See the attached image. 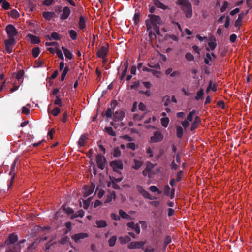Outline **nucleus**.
Wrapping results in <instances>:
<instances>
[{"mask_svg": "<svg viewBox=\"0 0 252 252\" xmlns=\"http://www.w3.org/2000/svg\"><path fill=\"white\" fill-rule=\"evenodd\" d=\"M149 190L152 192H157L158 194H161L162 191L155 186H151L149 187Z\"/></svg>", "mask_w": 252, "mask_h": 252, "instance_id": "33", "label": "nucleus"}, {"mask_svg": "<svg viewBox=\"0 0 252 252\" xmlns=\"http://www.w3.org/2000/svg\"><path fill=\"white\" fill-rule=\"evenodd\" d=\"M2 7L5 10H8L10 8V4L7 1L5 0L2 3Z\"/></svg>", "mask_w": 252, "mask_h": 252, "instance_id": "55", "label": "nucleus"}, {"mask_svg": "<svg viewBox=\"0 0 252 252\" xmlns=\"http://www.w3.org/2000/svg\"><path fill=\"white\" fill-rule=\"evenodd\" d=\"M133 230L136 232V233L139 234L140 232V228L139 225L138 224H135L134 226Z\"/></svg>", "mask_w": 252, "mask_h": 252, "instance_id": "60", "label": "nucleus"}, {"mask_svg": "<svg viewBox=\"0 0 252 252\" xmlns=\"http://www.w3.org/2000/svg\"><path fill=\"white\" fill-rule=\"evenodd\" d=\"M154 167V164L151 163L150 162H147L145 169H147V171H150L151 170L153 169Z\"/></svg>", "mask_w": 252, "mask_h": 252, "instance_id": "47", "label": "nucleus"}, {"mask_svg": "<svg viewBox=\"0 0 252 252\" xmlns=\"http://www.w3.org/2000/svg\"><path fill=\"white\" fill-rule=\"evenodd\" d=\"M211 90L213 91V92L217 91V85L212 81H209L208 86L206 89V93H208Z\"/></svg>", "mask_w": 252, "mask_h": 252, "instance_id": "24", "label": "nucleus"}, {"mask_svg": "<svg viewBox=\"0 0 252 252\" xmlns=\"http://www.w3.org/2000/svg\"><path fill=\"white\" fill-rule=\"evenodd\" d=\"M5 31L8 38H14V36H16L18 33L16 29L11 24H9L6 27Z\"/></svg>", "mask_w": 252, "mask_h": 252, "instance_id": "4", "label": "nucleus"}, {"mask_svg": "<svg viewBox=\"0 0 252 252\" xmlns=\"http://www.w3.org/2000/svg\"><path fill=\"white\" fill-rule=\"evenodd\" d=\"M242 19H241L239 17H238V19L236 20V21L235 22V26L238 27H240L241 25V24H242Z\"/></svg>", "mask_w": 252, "mask_h": 252, "instance_id": "57", "label": "nucleus"}, {"mask_svg": "<svg viewBox=\"0 0 252 252\" xmlns=\"http://www.w3.org/2000/svg\"><path fill=\"white\" fill-rule=\"evenodd\" d=\"M70 9L68 7H64L62 11V13L60 16V19L62 20L66 19L70 14Z\"/></svg>", "mask_w": 252, "mask_h": 252, "instance_id": "15", "label": "nucleus"}, {"mask_svg": "<svg viewBox=\"0 0 252 252\" xmlns=\"http://www.w3.org/2000/svg\"><path fill=\"white\" fill-rule=\"evenodd\" d=\"M176 132H177V136L178 138H181L183 134V130L181 126H177Z\"/></svg>", "mask_w": 252, "mask_h": 252, "instance_id": "35", "label": "nucleus"}, {"mask_svg": "<svg viewBox=\"0 0 252 252\" xmlns=\"http://www.w3.org/2000/svg\"><path fill=\"white\" fill-rule=\"evenodd\" d=\"M96 224L98 228L105 227L107 226V223L104 220H99L96 221Z\"/></svg>", "mask_w": 252, "mask_h": 252, "instance_id": "31", "label": "nucleus"}, {"mask_svg": "<svg viewBox=\"0 0 252 252\" xmlns=\"http://www.w3.org/2000/svg\"><path fill=\"white\" fill-rule=\"evenodd\" d=\"M139 109L141 111H144L146 109L145 105L142 102H140L138 105Z\"/></svg>", "mask_w": 252, "mask_h": 252, "instance_id": "64", "label": "nucleus"}, {"mask_svg": "<svg viewBox=\"0 0 252 252\" xmlns=\"http://www.w3.org/2000/svg\"><path fill=\"white\" fill-rule=\"evenodd\" d=\"M121 154V152L118 147L116 148L114 150L113 156L114 157H119Z\"/></svg>", "mask_w": 252, "mask_h": 252, "instance_id": "50", "label": "nucleus"}, {"mask_svg": "<svg viewBox=\"0 0 252 252\" xmlns=\"http://www.w3.org/2000/svg\"><path fill=\"white\" fill-rule=\"evenodd\" d=\"M54 103L56 105H58L59 106H62V103L61 98L59 97V96H56V99L54 101Z\"/></svg>", "mask_w": 252, "mask_h": 252, "instance_id": "54", "label": "nucleus"}, {"mask_svg": "<svg viewBox=\"0 0 252 252\" xmlns=\"http://www.w3.org/2000/svg\"><path fill=\"white\" fill-rule=\"evenodd\" d=\"M119 239L121 244L126 243L131 240L130 237L128 236H125L124 237H120Z\"/></svg>", "mask_w": 252, "mask_h": 252, "instance_id": "32", "label": "nucleus"}, {"mask_svg": "<svg viewBox=\"0 0 252 252\" xmlns=\"http://www.w3.org/2000/svg\"><path fill=\"white\" fill-rule=\"evenodd\" d=\"M16 43L14 38H8L5 40L4 44L5 48L8 53H11L12 51L13 46Z\"/></svg>", "mask_w": 252, "mask_h": 252, "instance_id": "5", "label": "nucleus"}, {"mask_svg": "<svg viewBox=\"0 0 252 252\" xmlns=\"http://www.w3.org/2000/svg\"><path fill=\"white\" fill-rule=\"evenodd\" d=\"M208 47L206 48V50L208 51L214 50L216 46L217 43L216 40L215 38H211L209 39V42L208 43Z\"/></svg>", "mask_w": 252, "mask_h": 252, "instance_id": "16", "label": "nucleus"}, {"mask_svg": "<svg viewBox=\"0 0 252 252\" xmlns=\"http://www.w3.org/2000/svg\"><path fill=\"white\" fill-rule=\"evenodd\" d=\"M39 53H40L39 48L36 47V48H34L32 49V56L34 58L37 57L38 56Z\"/></svg>", "mask_w": 252, "mask_h": 252, "instance_id": "40", "label": "nucleus"}, {"mask_svg": "<svg viewBox=\"0 0 252 252\" xmlns=\"http://www.w3.org/2000/svg\"><path fill=\"white\" fill-rule=\"evenodd\" d=\"M145 244V242H132L128 245L129 249H137L142 247Z\"/></svg>", "mask_w": 252, "mask_h": 252, "instance_id": "17", "label": "nucleus"}, {"mask_svg": "<svg viewBox=\"0 0 252 252\" xmlns=\"http://www.w3.org/2000/svg\"><path fill=\"white\" fill-rule=\"evenodd\" d=\"M27 37L31 41V42L32 44H38L40 42V40L39 38L36 36H35L34 35L29 34L27 35Z\"/></svg>", "mask_w": 252, "mask_h": 252, "instance_id": "22", "label": "nucleus"}, {"mask_svg": "<svg viewBox=\"0 0 252 252\" xmlns=\"http://www.w3.org/2000/svg\"><path fill=\"white\" fill-rule=\"evenodd\" d=\"M110 166L117 173L119 172L120 170H122L123 168V164L120 161H113L110 163Z\"/></svg>", "mask_w": 252, "mask_h": 252, "instance_id": "8", "label": "nucleus"}, {"mask_svg": "<svg viewBox=\"0 0 252 252\" xmlns=\"http://www.w3.org/2000/svg\"><path fill=\"white\" fill-rule=\"evenodd\" d=\"M148 17V19L146 20L145 23L149 35L152 34L153 32H155L157 33H158L159 25L162 23L160 17L151 14L149 15Z\"/></svg>", "mask_w": 252, "mask_h": 252, "instance_id": "1", "label": "nucleus"}, {"mask_svg": "<svg viewBox=\"0 0 252 252\" xmlns=\"http://www.w3.org/2000/svg\"><path fill=\"white\" fill-rule=\"evenodd\" d=\"M108 44H106L105 46H102L98 50L97 52V56L99 58H105L108 53Z\"/></svg>", "mask_w": 252, "mask_h": 252, "instance_id": "6", "label": "nucleus"}, {"mask_svg": "<svg viewBox=\"0 0 252 252\" xmlns=\"http://www.w3.org/2000/svg\"><path fill=\"white\" fill-rule=\"evenodd\" d=\"M119 215L122 218H124V219H128L130 218L129 215H128L127 213H126L125 212H124L122 210H119Z\"/></svg>", "mask_w": 252, "mask_h": 252, "instance_id": "38", "label": "nucleus"}, {"mask_svg": "<svg viewBox=\"0 0 252 252\" xmlns=\"http://www.w3.org/2000/svg\"><path fill=\"white\" fill-rule=\"evenodd\" d=\"M78 25L80 29L85 28L86 26V20L83 16H81L80 17Z\"/></svg>", "mask_w": 252, "mask_h": 252, "instance_id": "27", "label": "nucleus"}, {"mask_svg": "<svg viewBox=\"0 0 252 252\" xmlns=\"http://www.w3.org/2000/svg\"><path fill=\"white\" fill-rule=\"evenodd\" d=\"M169 122V119L168 117H163L161 119V123L164 127H167Z\"/></svg>", "mask_w": 252, "mask_h": 252, "instance_id": "34", "label": "nucleus"}, {"mask_svg": "<svg viewBox=\"0 0 252 252\" xmlns=\"http://www.w3.org/2000/svg\"><path fill=\"white\" fill-rule=\"evenodd\" d=\"M133 20L135 25H137L138 23L140 20V15L138 13H135L134 14Z\"/></svg>", "mask_w": 252, "mask_h": 252, "instance_id": "46", "label": "nucleus"}, {"mask_svg": "<svg viewBox=\"0 0 252 252\" xmlns=\"http://www.w3.org/2000/svg\"><path fill=\"white\" fill-rule=\"evenodd\" d=\"M143 117V114H135L133 115V119L134 121H138L141 120Z\"/></svg>", "mask_w": 252, "mask_h": 252, "instance_id": "45", "label": "nucleus"}, {"mask_svg": "<svg viewBox=\"0 0 252 252\" xmlns=\"http://www.w3.org/2000/svg\"><path fill=\"white\" fill-rule=\"evenodd\" d=\"M96 163L100 169H103L106 163L105 157L101 155L98 154L96 157Z\"/></svg>", "mask_w": 252, "mask_h": 252, "instance_id": "7", "label": "nucleus"}, {"mask_svg": "<svg viewBox=\"0 0 252 252\" xmlns=\"http://www.w3.org/2000/svg\"><path fill=\"white\" fill-rule=\"evenodd\" d=\"M22 113L26 115H28L30 113V110L26 107H23L22 109Z\"/></svg>", "mask_w": 252, "mask_h": 252, "instance_id": "62", "label": "nucleus"}, {"mask_svg": "<svg viewBox=\"0 0 252 252\" xmlns=\"http://www.w3.org/2000/svg\"><path fill=\"white\" fill-rule=\"evenodd\" d=\"M154 4L157 7L160 8L162 9L165 10L167 8V6L166 5L160 2L158 0H155Z\"/></svg>", "mask_w": 252, "mask_h": 252, "instance_id": "28", "label": "nucleus"}, {"mask_svg": "<svg viewBox=\"0 0 252 252\" xmlns=\"http://www.w3.org/2000/svg\"><path fill=\"white\" fill-rule=\"evenodd\" d=\"M125 116V113L123 110H118L115 112L113 114V119L115 121H119L122 120Z\"/></svg>", "mask_w": 252, "mask_h": 252, "instance_id": "11", "label": "nucleus"}, {"mask_svg": "<svg viewBox=\"0 0 252 252\" xmlns=\"http://www.w3.org/2000/svg\"><path fill=\"white\" fill-rule=\"evenodd\" d=\"M55 0H45L43 2V4L45 6H50L52 5L53 3H54Z\"/></svg>", "mask_w": 252, "mask_h": 252, "instance_id": "52", "label": "nucleus"}, {"mask_svg": "<svg viewBox=\"0 0 252 252\" xmlns=\"http://www.w3.org/2000/svg\"><path fill=\"white\" fill-rule=\"evenodd\" d=\"M170 188L168 185H166L164 186L163 189L164 194L167 196H169L171 199H173L174 197L175 189H172L171 191H170Z\"/></svg>", "mask_w": 252, "mask_h": 252, "instance_id": "10", "label": "nucleus"}, {"mask_svg": "<svg viewBox=\"0 0 252 252\" xmlns=\"http://www.w3.org/2000/svg\"><path fill=\"white\" fill-rule=\"evenodd\" d=\"M182 125L184 128H186L189 126V122L187 120H185L182 122Z\"/></svg>", "mask_w": 252, "mask_h": 252, "instance_id": "59", "label": "nucleus"}, {"mask_svg": "<svg viewBox=\"0 0 252 252\" xmlns=\"http://www.w3.org/2000/svg\"><path fill=\"white\" fill-rule=\"evenodd\" d=\"M91 199H92L91 198H89L87 200H85L83 201V205L82 206L84 209H87L89 207L90 202H91Z\"/></svg>", "mask_w": 252, "mask_h": 252, "instance_id": "37", "label": "nucleus"}, {"mask_svg": "<svg viewBox=\"0 0 252 252\" xmlns=\"http://www.w3.org/2000/svg\"><path fill=\"white\" fill-rule=\"evenodd\" d=\"M52 39H54L56 40H59L61 39V36L57 32H53L51 35V37H49L50 40H51Z\"/></svg>", "mask_w": 252, "mask_h": 252, "instance_id": "39", "label": "nucleus"}, {"mask_svg": "<svg viewBox=\"0 0 252 252\" xmlns=\"http://www.w3.org/2000/svg\"><path fill=\"white\" fill-rule=\"evenodd\" d=\"M163 139V135L159 131L154 132V135L150 138V141L153 143L161 141Z\"/></svg>", "mask_w": 252, "mask_h": 252, "instance_id": "9", "label": "nucleus"}, {"mask_svg": "<svg viewBox=\"0 0 252 252\" xmlns=\"http://www.w3.org/2000/svg\"><path fill=\"white\" fill-rule=\"evenodd\" d=\"M203 95H204L203 90V89H200V90H199L197 93V94H196V95L195 98L196 100H198L200 99H202Z\"/></svg>", "mask_w": 252, "mask_h": 252, "instance_id": "36", "label": "nucleus"}, {"mask_svg": "<svg viewBox=\"0 0 252 252\" xmlns=\"http://www.w3.org/2000/svg\"><path fill=\"white\" fill-rule=\"evenodd\" d=\"M68 71V68L67 67H66L63 70V71L61 75V79L62 81H63L65 78V76Z\"/></svg>", "mask_w": 252, "mask_h": 252, "instance_id": "43", "label": "nucleus"}, {"mask_svg": "<svg viewBox=\"0 0 252 252\" xmlns=\"http://www.w3.org/2000/svg\"><path fill=\"white\" fill-rule=\"evenodd\" d=\"M128 67V63L127 62H126L124 63L123 66H122V73L119 75V78L120 80H122L125 78L126 73L127 72Z\"/></svg>", "mask_w": 252, "mask_h": 252, "instance_id": "19", "label": "nucleus"}, {"mask_svg": "<svg viewBox=\"0 0 252 252\" xmlns=\"http://www.w3.org/2000/svg\"><path fill=\"white\" fill-rule=\"evenodd\" d=\"M112 112L111 110V109L110 108H108L106 112H105V115L107 118H110L112 116Z\"/></svg>", "mask_w": 252, "mask_h": 252, "instance_id": "58", "label": "nucleus"}, {"mask_svg": "<svg viewBox=\"0 0 252 252\" xmlns=\"http://www.w3.org/2000/svg\"><path fill=\"white\" fill-rule=\"evenodd\" d=\"M69 35H70V38L72 40H75L77 38V32L76 31H75L73 30H71L69 31Z\"/></svg>", "mask_w": 252, "mask_h": 252, "instance_id": "41", "label": "nucleus"}, {"mask_svg": "<svg viewBox=\"0 0 252 252\" xmlns=\"http://www.w3.org/2000/svg\"><path fill=\"white\" fill-rule=\"evenodd\" d=\"M133 163L132 167L135 170H138L143 165V162L141 157H137L133 159Z\"/></svg>", "mask_w": 252, "mask_h": 252, "instance_id": "12", "label": "nucleus"}, {"mask_svg": "<svg viewBox=\"0 0 252 252\" xmlns=\"http://www.w3.org/2000/svg\"><path fill=\"white\" fill-rule=\"evenodd\" d=\"M126 147L134 150L136 149V145L134 143H128L126 144Z\"/></svg>", "mask_w": 252, "mask_h": 252, "instance_id": "56", "label": "nucleus"}, {"mask_svg": "<svg viewBox=\"0 0 252 252\" xmlns=\"http://www.w3.org/2000/svg\"><path fill=\"white\" fill-rule=\"evenodd\" d=\"M176 4L182 5L187 18H191L192 15V9L191 3L186 0H177Z\"/></svg>", "mask_w": 252, "mask_h": 252, "instance_id": "2", "label": "nucleus"}, {"mask_svg": "<svg viewBox=\"0 0 252 252\" xmlns=\"http://www.w3.org/2000/svg\"><path fill=\"white\" fill-rule=\"evenodd\" d=\"M87 137L85 135H81L78 141V144L79 146L82 147L85 145Z\"/></svg>", "mask_w": 252, "mask_h": 252, "instance_id": "29", "label": "nucleus"}, {"mask_svg": "<svg viewBox=\"0 0 252 252\" xmlns=\"http://www.w3.org/2000/svg\"><path fill=\"white\" fill-rule=\"evenodd\" d=\"M136 189L138 192L145 198L152 199L150 197V194L141 186H137Z\"/></svg>", "mask_w": 252, "mask_h": 252, "instance_id": "13", "label": "nucleus"}, {"mask_svg": "<svg viewBox=\"0 0 252 252\" xmlns=\"http://www.w3.org/2000/svg\"><path fill=\"white\" fill-rule=\"evenodd\" d=\"M18 240V237L16 235L14 234H12L9 236V244L7 245L9 249H11L12 248H20V244L22 243H24L25 242V240H23L20 242L19 243H15Z\"/></svg>", "mask_w": 252, "mask_h": 252, "instance_id": "3", "label": "nucleus"}, {"mask_svg": "<svg viewBox=\"0 0 252 252\" xmlns=\"http://www.w3.org/2000/svg\"><path fill=\"white\" fill-rule=\"evenodd\" d=\"M94 187L86 186L83 189L84 196L86 197L91 195L94 191Z\"/></svg>", "mask_w": 252, "mask_h": 252, "instance_id": "21", "label": "nucleus"}, {"mask_svg": "<svg viewBox=\"0 0 252 252\" xmlns=\"http://www.w3.org/2000/svg\"><path fill=\"white\" fill-rule=\"evenodd\" d=\"M60 112V109L58 107L55 108L52 111L51 114L54 116H57Z\"/></svg>", "mask_w": 252, "mask_h": 252, "instance_id": "53", "label": "nucleus"}, {"mask_svg": "<svg viewBox=\"0 0 252 252\" xmlns=\"http://www.w3.org/2000/svg\"><path fill=\"white\" fill-rule=\"evenodd\" d=\"M11 16L13 17H17L18 16V13L16 10H12L10 11Z\"/></svg>", "mask_w": 252, "mask_h": 252, "instance_id": "61", "label": "nucleus"}, {"mask_svg": "<svg viewBox=\"0 0 252 252\" xmlns=\"http://www.w3.org/2000/svg\"><path fill=\"white\" fill-rule=\"evenodd\" d=\"M150 204L155 207H158L160 205V202L159 201H152L150 202Z\"/></svg>", "mask_w": 252, "mask_h": 252, "instance_id": "63", "label": "nucleus"}, {"mask_svg": "<svg viewBox=\"0 0 252 252\" xmlns=\"http://www.w3.org/2000/svg\"><path fill=\"white\" fill-rule=\"evenodd\" d=\"M96 192H97V197L99 198H102L104 194V191L102 189H97L96 190Z\"/></svg>", "mask_w": 252, "mask_h": 252, "instance_id": "49", "label": "nucleus"}, {"mask_svg": "<svg viewBox=\"0 0 252 252\" xmlns=\"http://www.w3.org/2000/svg\"><path fill=\"white\" fill-rule=\"evenodd\" d=\"M15 168V164H12L11 165V170L9 173V175L10 176V179L9 181V183L8 184V188H10L12 184V183L14 180V175L15 173L14 172V169Z\"/></svg>", "mask_w": 252, "mask_h": 252, "instance_id": "20", "label": "nucleus"}, {"mask_svg": "<svg viewBox=\"0 0 252 252\" xmlns=\"http://www.w3.org/2000/svg\"><path fill=\"white\" fill-rule=\"evenodd\" d=\"M116 241V237L113 236L109 240V245L112 247L115 245Z\"/></svg>", "mask_w": 252, "mask_h": 252, "instance_id": "51", "label": "nucleus"}, {"mask_svg": "<svg viewBox=\"0 0 252 252\" xmlns=\"http://www.w3.org/2000/svg\"><path fill=\"white\" fill-rule=\"evenodd\" d=\"M88 236V234L86 233H80L73 235L71 238L76 243L79 242L80 239L85 238Z\"/></svg>", "mask_w": 252, "mask_h": 252, "instance_id": "14", "label": "nucleus"}, {"mask_svg": "<svg viewBox=\"0 0 252 252\" xmlns=\"http://www.w3.org/2000/svg\"><path fill=\"white\" fill-rule=\"evenodd\" d=\"M104 131L110 136H115L116 135V132L113 130L111 127H105Z\"/></svg>", "mask_w": 252, "mask_h": 252, "instance_id": "30", "label": "nucleus"}, {"mask_svg": "<svg viewBox=\"0 0 252 252\" xmlns=\"http://www.w3.org/2000/svg\"><path fill=\"white\" fill-rule=\"evenodd\" d=\"M55 15V13L54 12H43V17L47 20H50Z\"/></svg>", "mask_w": 252, "mask_h": 252, "instance_id": "26", "label": "nucleus"}, {"mask_svg": "<svg viewBox=\"0 0 252 252\" xmlns=\"http://www.w3.org/2000/svg\"><path fill=\"white\" fill-rule=\"evenodd\" d=\"M115 197V193L114 191L110 192L107 194L106 198L104 201L105 203H109Z\"/></svg>", "mask_w": 252, "mask_h": 252, "instance_id": "25", "label": "nucleus"}, {"mask_svg": "<svg viewBox=\"0 0 252 252\" xmlns=\"http://www.w3.org/2000/svg\"><path fill=\"white\" fill-rule=\"evenodd\" d=\"M62 49L64 53L65 57L69 60H71L73 58V55L72 53L67 49L64 47H62Z\"/></svg>", "mask_w": 252, "mask_h": 252, "instance_id": "23", "label": "nucleus"}, {"mask_svg": "<svg viewBox=\"0 0 252 252\" xmlns=\"http://www.w3.org/2000/svg\"><path fill=\"white\" fill-rule=\"evenodd\" d=\"M148 66L151 68L155 67L158 70L151 69L150 72L155 76L157 77H159L160 75V72L159 70L160 69V65L158 64L156 65L152 66L150 64H148Z\"/></svg>", "mask_w": 252, "mask_h": 252, "instance_id": "18", "label": "nucleus"}, {"mask_svg": "<svg viewBox=\"0 0 252 252\" xmlns=\"http://www.w3.org/2000/svg\"><path fill=\"white\" fill-rule=\"evenodd\" d=\"M186 59L189 61H192L194 60L193 56L190 53H187L185 55Z\"/></svg>", "mask_w": 252, "mask_h": 252, "instance_id": "48", "label": "nucleus"}, {"mask_svg": "<svg viewBox=\"0 0 252 252\" xmlns=\"http://www.w3.org/2000/svg\"><path fill=\"white\" fill-rule=\"evenodd\" d=\"M56 54L59 58L62 60H63L64 57L62 51L60 49H59V48H56Z\"/></svg>", "mask_w": 252, "mask_h": 252, "instance_id": "42", "label": "nucleus"}, {"mask_svg": "<svg viewBox=\"0 0 252 252\" xmlns=\"http://www.w3.org/2000/svg\"><path fill=\"white\" fill-rule=\"evenodd\" d=\"M212 57H211V54L209 53H207L206 57L205 59V63L207 64L210 65L211 64L210 62L211 61Z\"/></svg>", "mask_w": 252, "mask_h": 252, "instance_id": "44", "label": "nucleus"}]
</instances>
